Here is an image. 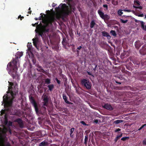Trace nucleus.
<instances>
[{
  "label": "nucleus",
  "instance_id": "31",
  "mask_svg": "<svg viewBox=\"0 0 146 146\" xmlns=\"http://www.w3.org/2000/svg\"><path fill=\"white\" fill-rule=\"evenodd\" d=\"M129 137H124L121 138V140L123 141H125L129 139Z\"/></svg>",
  "mask_w": 146,
  "mask_h": 146
},
{
  "label": "nucleus",
  "instance_id": "50",
  "mask_svg": "<svg viewBox=\"0 0 146 146\" xmlns=\"http://www.w3.org/2000/svg\"><path fill=\"white\" fill-rule=\"evenodd\" d=\"M121 130V129H120L119 128H118V129H116L115 131V132H117L120 131Z\"/></svg>",
  "mask_w": 146,
  "mask_h": 146
},
{
  "label": "nucleus",
  "instance_id": "17",
  "mask_svg": "<svg viewBox=\"0 0 146 146\" xmlns=\"http://www.w3.org/2000/svg\"><path fill=\"white\" fill-rule=\"evenodd\" d=\"M32 40L33 41V44L35 47L37 49H38V48L37 45V44L38 42V39L33 38Z\"/></svg>",
  "mask_w": 146,
  "mask_h": 146
},
{
  "label": "nucleus",
  "instance_id": "54",
  "mask_svg": "<svg viewBox=\"0 0 146 146\" xmlns=\"http://www.w3.org/2000/svg\"><path fill=\"white\" fill-rule=\"evenodd\" d=\"M120 80H122V79L123 78H122L121 76H119L118 77H117Z\"/></svg>",
  "mask_w": 146,
  "mask_h": 146
},
{
  "label": "nucleus",
  "instance_id": "53",
  "mask_svg": "<svg viewBox=\"0 0 146 146\" xmlns=\"http://www.w3.org/2000/svg\"><path fill=\"white\" fill-rule=\"evenodd\" d=\"M115 82L116 83L119 84H121V82H119L117 80H115Z\"/></svg>",
  "mask_w": 146,
  "mask_h": 146
},
{
  "label": "nucleus",
  "instance_id": "55",
  "mask_svg": "<svg viewBox=\"0 0 146 146\" xmlns=\"http://www.w3.org/2000/svg\"><path fill=\"white\" fill-rule=\"evenodd\" d=\"M94 122L96 123H98V120L97 119H95L94 121Z\"/></svg>",
  "mask_w": 146,
  "mask_h": 146
},
{
  "label": "nucleus",
  "instance_id": "35",
  "mask_svg": "<svg viewBox=\"0 0 146 146\" xmlns=\"http://www.w3.org/2000/svg\"><path fill=\"white\" fill-rule=\"evenodd\" d=\"M146 126V124L143 125L141 126L138 129V130L140 131L144 127Z\"/></svg>",
  "mask_w": 146,
  "mask_h": 146
},
{
  "label": "nucleus",
  "instance_id": "40",
  "mask_svg": "<svg viewBox=\"0 0 146 146\" xmlns=\"http://www.w3.org/2000/svg\"><path fill=\"white\" fill-rule=\"evenodd\" d=\"M143 144L144 145H146V138L143 141Z\"/></svg>",
  "mask_w": 146,
  "mask_h": 146
},
{
  "label": "nucleus",
  "instance_id": "29",
  "mask_svg": "<svg viewBox=\"0 0 146 146\" xmlns=\"http://www.w3.org/2000/svg\"><path fill=\"white\" fill-rule=\"evenodd\" d=\"M88 139V136H85L84 143L86 145H87Z\"/></svg>",
  "mask_w": 146,
  "mask_h": 146
},
{
  "label": "nucleus",
  "instance_id": "13",
  "mask_svg": "<svg viewBox=\"0 0 146 146\" xmlns=\"http://www.w3.org/2000/svg\"><path fill=\"white\" fill-rule=\"evenodd\" d=\"M142 44V42H141L139 40H137L135 42V45L136 48L138 49Z\"/></svg>",
  "mask_w": 146,
  "mask_h": 146
},
{
  "label": "nucleus",
  "instance_id": "10",
  "mask_svg": "<svg viewBox=\"0 0 146 146\" xmlns=\"http://www.w3.org/2000/svg\"><path fill=\"white\" fill-rule=\"evenodd\" d=\"M15 122H17L19 125L20 127L23 128L24 127V124L23 121L22 119L20 118H18L15 120Z\"/></svg>",
  "mask_w": 146,
  "mask_h": 146
},
{
  "label": "nucleus",
  "instance_id": "49",
  "mask_svg": "<svg viewBox=\"0 0 146 146\" xmlns=\"http://www.w3.org/2000/svg\"><path fill=\"white\" fill-rule=\"evenodd\" d=\"M24 17L23 16L22 17L21 15H19V16L18 17V19L20 18V20H21Z\"/></svg>",
  "mask_w": 146,
  "mask_h": 146
},
{
  "label": "nucleus",
  "instance_id": "18",
  "mask_svg": "<svg viewBox=\"0 0 146 146\" xmlns=\"http://www.w3.org/2000/svg\"><path fill=\"white\" fill-rule=\"evenodd\" d=\"M63 99L64 100L65 102L68 104H71V103L68 101L67 100V97L64 94H63Z\"/></svg>",
  "mask_w": 146,
  "mask_h": 146
},
{
  "label": "nucleus",
  "instance_id": "19",
  "mask_svg": "<svg viewBox=\"0 0 146 146\" xmlns=\"http://www.w3.org/2000/svg\"><path fill=\"white\" fill-rule=\"evenodd\" d=\"M123 135V133H121L120 134H118L117 135L116 137L115 138L114 140L115 143H116L117 140L119 139Z\"/></svg>",
  "mask_w": 146,
  "mask_h": 146
},
{
  "label": "nucleus",
  "instance_id": "25",
  "mask_svg": "<svg viewBox=\"0 0 146 146\" xmlns=\"http://www.w3.org/2000/svg\"><path fill=\"white\" fill-rule=\"evenodd\" d=\"M141 28L143 30L146 31V25L145 26L144 23L143 21L141 22Z\"/></svg>",
  "mask_w": 146,
  "mask_h": 146
},
{
  "label": "nucleus",
  "instance_id": "4",
  "mask_svg": "<svg viewBox=\"0 0 146 146\" xmlns=\"http://www.w3.org/2000/svg\"><path fill=\"white\" fill-rule=\"evenodd\" d=\"M11 135L12 133L9 127H4L2 133L0 132V146H11L10 143L8 142L6 144L4 143L6 138L7 134Z\"/></svg>",
  "mask_w": 146,
  "mask_h": 146
},
{
  "label": "nucleus",
  "instance_id": "3",
  "mask_svg": "<svg viewBox=\"0 0 146 146\" xmlns=\"http://www.w3.org/2000/svg\"><path fill=\"white\" fill-rule=\"evenodd\" d=\"M12 87H9L8 90L7 92L8 94L6 96L4 95L3 97V100L5 105L9 107H11L16 93L11 90H10V88H12Z\"/></svg>",
  "mask_w": 146,
  "mask_h": 146
},
{
  "label": "nucleus",
  "instance_id": "44",
  "mask_svg": "<svg viewBox=\"0 0 146 146\" xmlns=\"http://www.w3.org/2000/svg\"><path fill=\"white\" fill-rule=\"evenodd\" d=\"M103 7L104 8H106V10H108V5L106 4H104L103 5ZM105 10H106V9H105Z\"/></svg>",
  "mask_w": 146,
  "mask_h": 146
},
{
  "label": "nucleus",
  "instance_id": "39",
  "mask_svg": "<svg viewBox=\"0 0 146 146\" xmlns=\"http://www.w3.org/2000/svg\"><path fill=\"white\" fill-rule=\"evenodd\" d=\"M42 13H41L40 14V15H41L40 16L39 18H38V20H40L42 18H44L43 15H42Z\"/></svg>",
  "mask_w": 146,
  "mask_h": 146
},
{
  "label": "nucleus",
  "instance_id": "30",
  "mask_svg": "<svg viewBox=\"0 0 146 146\" xmlns=\"http://www.w3.org/2000/svg\"><path fill=\"white\" fill-rule=\"evenodd\" d=\"M112 3L113 4L116 5H117L118 4V2L117 1H116L114 0L112 1Z\"/></svg>",
  "mask_w": 146,
  "mask_h": 146
},
{
  "label": "nucleus",
  "instance_id": "58",
  "mask_svg": "<svg viewBox=\"0 0 146 146\" xmlns=\"http://www.w3.org/2000/svg\"><path fill=\"white\" fill-rule=\"evenodd\" d=\"M138 16L140 17H143V14H141L140 15H139Z\"/></svg>",
  "mask_w": 146,
  "mask_h": 146
},
{
  "label": "nucleus",
  "instance_id": "52",
  "mask_svg": "<svg viewBox=\"0 0 146 146\" xmlns=\"http://www.w3.org/2000/svg\"><path fill=\"white\" fill-rule=\"evenodd\" d=\"M69 11L68 10L65 12V14L66 15H68L69 13Z\"/></svg>",
  "mask_w": 146,
  "mask_h": 146
},
{
  "label": "nucleus",
  "instance_id": "45",
  "mask_svg": "<svg viewBox=\"0 0 146 146\" xmlns=\"http://www.w3.org/2000/svg\"><path fill=\"white\" fill-rule=\"evenodd\" d=\"M81 123L83 125H87L86 123L84 121H81Z\"/></svg>",
  "mask_w": 146,
  "mask_h": 146
},
{
  "label": "nucleus",
  "instance_id": "27",
  "mask_svg": "<svg viewBox=\"0 0 146 146\" xmlns=\"http://www.w3.org/2000/svg\"><path fill=\"white\" fill-rule=\"evenodd\" d=\"M61 110L63 112L66 114L68 113V111L67 108H62L61 109Z\"/></svg>",
  "mask_w": 146,
  "mask_h": 146
},
{
  "label": "nucleus",
  "instance_id": "15",
  "mask_svg": "<svg viewBox=\"0 0 146 146\" xmlns=\"http://www.w3.org/2000/svg\"><path fill=\"white\" fill-rule=\"evenodd\" d=\"M123 11L125 12H131V11L130 9H125L123 10L121 9H119L117 13L118 15L119 16H121L122 14H123V12H122V11Z\"/></svg>",
  "mask_w": 146,
  "mask_h": 146
},
{
  "label": "nucleus",
  "instance_id": "22",
  "mask_svg": "<svg viewBox=\"0 0 146 146\" xmlns=\"http://www.w3.org/2000/svg\"><path fill=\"white\" fill-rule=\"evenodd\" d=\"M75 129L74 128H72L70 130V136L72 138H73L74 135L73 133Z\"/></svg>",
  "mask_w": 146,
  "mask_h": 146
},
{
  "label": "nucleus",
  "instance_id": "33",
  "mask_svg": "<svg viewBox=\"0 0 146 146\" xmlns=\"http://www.w3.org/2000/svg\"><path fill=\"white\" fill-rule=\"evenodd\" d=\"M120 22L122 23H125L127 22L128 20H124L122 19H120Z\"/></svg>",
  "mask_w": 146,
  "mask_h": 146
},
{
  "label": "nucleus",
  "instance_id": "46",
  "mask_svg": "<svg viewBox=\"0 0 146 146\" xmlns=\"http://www.w3.org/2000/svg\"><path fill=\"white\" fill-rule=\"evenodd\" d=\"M8 83L9 84V86H13V85H14V84L13 82H10L9 81L8 82Z\"/></svg>",
  "mask_w": 146,
  "mask_h": 146
},
{
  "label": "nucleus",
  "instance_id": "41",
  "mask_svg": "<svg viewBox=\"0 0 146 146\" xmlns=\"http://www.w3.org/2000/svg\"><path fill=\"white\" fill-rule=\"evenodd\" d=\"M55 80H56L57 83L59 84H60V80H59L57 78H55Z\"/></svg>",
  "mask_w": 146,
  "mask_h": 146
},
{
  "label": "nucleus",
  "instance_id": "7",
  "mask_svg": "<svg viewBox=\"0 0 146 146\" xmlns=\"http://www.w3.org/2000/svg\"><path fill=\"white\" fill-rule=\"evenodd\" d=\"M82 85L85 86L87 89H91L92 85L89 80L86 79H83L81 80Z\"/></svg>",
  "mask_w": 146,
  "mask_h": 146
},
{
  "label": "nucleus",
  "instance_id": "64",
  "mask_svg": "<svg viewBox=\"0 0 146 146\" xmlns=\"http://www.w3.org/2000/svg\"><path fill=\"white\" fill-rule=\"evenodd\" d=\"M51 146H58L56 145H52Z\"/></svg>",
  "mask_w": 146,
  "mask_h": 146
},
{
  "label": "nucleus",
  "instance_id": "6",
  "mask_svg": "<svg viewBox=\"0 0 146 146\" xmlns=\"http://www.w3.org/2000/svg\"><path fill=\"white\" fill-rule=\"evenodd\" d=\"M35 31L38 34V35L41 36V37L43 39L45 37L46 33H48L49 29H48L46 28L45 27L39 29L38 30L36 29Z\"/></svg>",
  "mask_w": 146,
  "mask_h": 146
},
{
  "label": "nucleus",
  "instance_id": "1",
  "mask_svg": "<svg viewBox=\"0 0 146 146\" xmlns=\"http://www.w3.org/2000/svg\"><path fill=\"white\" fill-rule=\"evenodd\" d=\"M29 98L31 102L34 107L36 113L41 117L42 119H44L46 118L48 115L46 107H47L48 104V96L46 95H44L43 100V102L42 103L43 105L39 110L38 108L37 104L33 97L32 96H29Z\"/></svg>",
  "mask_w": 146,
  "mask_h": 146
},
{
  "label": "nucleus",
  "instance_id": "60",
  "mask_svg": "<svg viewBox=\"0 0 146 146\" xmlns=\"http://www.w3.org/2000/svg\"><path fill=\"white\" fill-rule=\"evenodd\" d=\"M133 7L134 8H135V9H138V6H134V5H133Z\"/></svg>",
  "mask_w": 146,
  "mask_h": 146
},
{
  "label": "nucleus",
  "instance_id": "37",
  "mask_svg": "<svg viewBox=\"0 0 146 146\" xmlns=\"http://www.w3.org/2000/svg\"><path fill=\"white\" fill-rule=\"evenodd\" d=\"M93 66H94V68H93V70L94 71H96V68L97 66V65L95 64H92Z\"/></svg>",
  "mask_w": 146,
  "mask_h": 146
},
{
  "label": "nucleus",
  "instance_id": "32",
  "mask_svg": "<svg viewBox=\"0 0 146 146\" xmlns=\"http://www.w3.org/2000/svg\"><path fill=\"white\" fill-rule=\"evenodd\" d=\"M32 46L31 44H28L27 45V47L28 48V49L29 50H31V47Z\"/></svg>",
  "mask_w": 146,
  "mask_h": 146
},
{
  "label": "nucleus",
  "instance_id": "28",
  "mask_svg": "<svg viewBox=\"0 0 146 146\" xmlns=\"http://www.w3.org/2000/svg\"><path fill=\"white\" fill-rule=\"evenodd\" d=\"M110 33L114 36H116L117 35L115 31L111 30L110 32Z\"/></svg>",
  "mask_w": 146,
  "mask_h": 146
},
{
  "label": "nucleus",
  "instance_id": "14",
  "mask_svg": "<svg viewBox=\"0 0 146 146\" xmlns=\"http://www.w3.org/2000/svg\"><path fill=\"white\" fill-rule=\"evenodd\" d=\"M102 36H103L107 37V39H110L111 38V36L107 32L105 31H103L102 32Z\"/></svg>",
  "mask_w": 146,
  "mask_h": 146
},
{
  "label": "nucleus",
  "instance_id": "21",
  "mask_svg": "<svg viewBox=\"0 0 146 146\" xmlns=\"http://www.w3.org/2000/svg\"><path fill=\"white\" fill-rule=\"evenodd\" d=\"M51 83V80L50 79L47 78L45 80V83L44 85V86H46L45 85V84H49Z\"/></svg>",
  "mask_w": 146,
  "mask_h": 146
},
{
  "label": "nucleus",
  "instance_id": "2",
  "mask_svg": "<svg viewBox=\"0 0 146 146\" xmlns=\"http://www.w3.org/2000/svg\"><path fill=\"white\" fill-rule=\"evenodd\" d=\"M23 55V53L18 52L15 55V59H13L12 62H10L7 65V70L8 73L13 79L18 78V76L17 74L18 70V63L19 62L18 59L20 58Z\"/></svg>",
  "mask_w": 146,
  "mask_h": 146
},
{
  "label": "nucleus",
  "instance_id": "16",
  "mask_svg": "<svg viewBox=\"0 0 146 146\" xmlns=\"http://www.w3.org/2000/svg\"><path fill=\"white\" fill-rule=\"evenodd\" d=\"M36 67H37V70L38 71L42 72L46 74V71L44 70L41 66H40L39 65H38L36 66Z\"/></svg>",
  "mask_w": 146,
  "mask_h": 146
},
{
  "label": "nucleus",
  "instance_id": "51",
  "mask_svg": "<svg viewBox=\"0 0 146 146\" xmlns=\"http://www.w3.org/2000/svg\"><path fill=\"white\" fill-rule=\"evenodd\" d=\"M60 5H59L58 7L56 8L55 9H56V10L57 11V10H59L60 9Z\"/></svg>",
  "mask_w": 146,
  "mask_h": 146
},
{
  "label": "nucleus",
  "instance_id": "26",
  "mask_svg": "<svg viewBox=\"0 0 146 146\" xmlns=\"http://www.w3.org/2000/svg\"><path fill=\"white\" fill-rule=\"evenodd\" d=\"M123 122L122 120H117L113 122V123L115 124H117L120 123H121Z\"/></svg>",
  "mask_w": 146,
  "mask_h": 146
},
{
  "label": "nucleus",
  "instance_id": "23",
  "mask_svg": "<svg viewBox=\"0 0 146 146\" xmlns=\"http://www.w3.org/2000/svg\"><path fill=\"white\" fill-rule=\"evenodd\" d=\"M48 142L44 141L39 144L38 146H46L47 145Z\"/></svg>",
  "mask_w": 146,
  "mask_h": 146
},
{
  "label": "nucleus",
  "instance_id": "63",
  "mask_svg": "<svg viewBox=\"0 0 146 146\" xmlns=\"http://www.w3.org/2000/svg\"><path fill=\"white\" fill-rule=\"evenodd\" d=\"M35 19L36 20H38V18H35Z\"/></svg>",
  "mask_w": 146,
  "mask_h": 146
},
{
  "label": "nucleus",
  "instance_id": "12",
  "mask_svg": "<svg viewBox=\"0 0 146 146\" xmlns=\"http://www.w3.org/2000/svg\"><path fill=\"white\" fill-rule=\"evenodd\" d=\"M103 107L107 110H113V108L112 106L110 105V104L108 103L105 104L103 106Z\"/></svg>",
  "mask_w": 146,
  "mask_h": 146
},
{
  "label": "nucleus",
  "instance_id": "59",
  "mask_svg": "<svg viewBox=\"0 0 146 146\" xmlns=\"http://www.w3.org/2000/svg\"><path fill=\"white\" fill-rule=\"evenodd\" d=\"M76 52H77V54L78 55L79 54V51L78 50H77Z\"/></svg>",
  "mask_w": 146,
  "mask_h": 146
},
{
  "label": "nucleus",
  "instance_id": "11",
  "mask_svg": "<svg viewBox=\"0 0 146 146\" xmlns=\"http://www.w3.org/2000/svg\"><path fill=\"white\" fill-rule=\"evenodd\" d=\"M140 53L143 55H145L146 54V44L143 46L142 48L139 50Z\"/></svg>",
  "mask_w": 146,
  "mask_h": 146
},
{
  "label": "nucleus",
  "instance_id": "47",
  "mask_svg": "<svg viewBox=\"0 0 146 146\" xmlns=\"http://www.w3.org/2000/svg\"><path fill=\"white\" fill-rule=\"evenodd\" d=\"M87 73L88 75L92 76L93 77H94V75L90 72H87Z\"/></svg>",
  "mask_w": 146,
  "mask_h": 146
},
{
  "label": "nucleus",
  "instance_id": "42",
  "mask_svg": "<svg viewBox=\"0 0 146 146\" xmlns=\"http://www.w3.org/2000/svg\"><path fill=\"white\" fill-rule=\"evenodd\" d=\"M65 40L63 39L62 42V44L63 45H66V42H65Z\"/></svg>",
  "mask_w": 146,
  "mask_h": 146
},
{
  "label": "nucleus",
  "instance_id": "36",
  "mask_svg": "<svg viewBox=\"0 0 146 146\" xmlns=\"http://www.w3.org/2000/svg\"><path fill=\"white\" fill-rule=\"evenodd\" d=\"M134 3H135V5H137L138 6H139L140 5V2L138 1H136Z\"/></svg>",
  "mask_w": 146,
  "mask_h": 146
},
{
  "label": "nucleus",
  "instance_id": "57",
  "mask_svg": "<svg viewBox=\"0 0 146 146\" xmlns=\"http://www.w3.org/2000/svg\"><path fill=\"white\" fill-rule=\"evenodd\" d=\"M138 9H142V7L141 6H138Z\"/></svg>",
  "mask_w": 146,
  "mask_h": 146
},
{
  "label": "nucleus",
  "instance_id": "62",
  "mask_svg": "<svg viewBox=\"0 0 146 146\" xmlns=\"http://www.w3.org/2000/svg\"><path fill=\"white\" fill-rule=\"evenodd\" d=\"M31 12H32V11H29L28 12V13H29V14H31Z\"/></svg>",
  "mask_w": 146,
  "mask_h": 146
},
{
  "label": "nucleus",
  "instance_id": "20",
  "mask_svg": "<svg viewBox=\"0 0 146 146\" xmlns=\"http://www.w3.org/2000/svg\"><path fill=\"white\" fill-rule=\"evenodd\" d=\"M47 87L48 88V90L50 92H51L54 89V85L53 84H48Z\"/></svg>",
  "mask_w": 146,
  "mask_h": 146
},
{
  "label": "nucleus",
  "instance_id": "61",
  "mask_svg": "<svg viewBox=\"0 0 146 146\" xmlns=\"http://www.w3.org/2000/svg\"><path fill=\"white\" fill-rule=\"evenodd\" d=\"M32 26L33 27H35L36 26V24H32Z\"/></svg>",
  "mask_w": 146,
  "mask_h": 146
},
{
  "label": "nucleus",
  "instance_id": "9",
  "mask_svg": "<svg viewBox=\"0 0 146 146\" xmlns=\"http://www.w3.org/2000/svg\"><path fill=\"white\" fill-rule=\"evenodd\" d=\"M130 60L132 61V62L134 64L139 65L140 64V62L138 59L136 57L132 56L129 58Z\"/></svg>",
  "mask_w": 146,
  "mask_h": 146
},
{
  "label": "nucleus",
  "instance_id": "48",
  "mask_svg": "<svg viewBox=\"0 0 146 146\" xmlns=\"http://www.w3.org/2000/svg\"><path fill=\"white\" fill-rule=\"evenodd\" d=\"M9 126H11L12 125V122L11 121H9L8 123Z\"/></svg>",
  "mask_w": 146,
  "mask_h": 146
},
{
  "label": "nucleus",
  "instance_id": "34",
  "mask_svg": "<svg viewBox=\"0 0 146 146\" xmlns=\"http://www.w3.org/2000/svg\"><path fill=\"white\" fill-rule=\"evenodd\" d=\"M141 64L142 66H144V65L146 64V61L144 60H142L141 62Z\"/></svg>",
  "mask_w": 146,
  "mask_h": 146
},
{
  "label": "nucleus",
  "instance_id": "24",
  "mask_svg": "<svg viewBox=\"0 0 146 146\" xmlns=\"http://www.w3.org/2000/svg\"><path fill=\"white\" fill-rule=\"evenodd\" d=\"M96 25V23L94 20H92L90 23V27L91 28H92L94 26Z\"/></svg>",
  "mask_w": 146,
  "mask_h": 146
},
{
  "label": "nucleus",
  "instance_id": "38",
  "mask_svg": "<svg viewBox=\"0 0 146 146\" xmlns=\"http://www.w3.org/2000/svg\"><path fill=\"white\" fill-rule=\"evenodd\" d=\"M66 5L65 4H63L62 5L61 7L63 9H64V7H66Z\"/></svg>",
  "mask_w": 146,
  "mask_h": 146
},
{
  "label": "nucleus",
  "instance_id": "5",
  "mask_svg": "<svg viewBox=\"0 0 146 146\" xmlns=\"http://www.w3.org/2000/svg\"><path fill=\"white\" fill-rule=\"evenodd\" d=\"M61 18L60 16L59 15H57L56 17L54 15H52L49 17L46 21L47 25H52V23H55L57 21V19L59 20Z\"/></svg>",
  "mask_w": 146,
  "mask_h": 146
},
{
  "label": "nucleus",
  "instance_id": "8",
  "mask_svg": "<svg viewBox=\"0 0 146 146\" xmlns=\"http://www.w3.org/2000/svg\"><path fill=\"white\" fill-rule=\"evenodd\" d=\"M98 12L100 17L104 20L108 19L110 17L107 14H104V13L101 10H99Z\"/></svg>",
  "mask_w": 146,
  "mask_h": 146
},
{
  "label": "nucleus",
  "instance_id": "56",
  "mask_svg": "<svg viewBox=\"0 0 146 146\" xmlns=\"http://www.w3.org/2000/svg\"><path fill=\"white\" fill-rule=\"evenodd\" d=\"M82 48V47L81 46H79V47H78L77 48V49H78V50H80L81 49V48Z\"/></svg>",
  "mask_w": 146,
  "mask_h": 146
},
{
  "label": "nucleus",
  "instance_id": "43",
  "mask_svg": "<svg viewBox=\"0 0 146 146\" xmlns=\"http://www.w3.org/2000/svg\"><path fill=\"white\" fill-rule=\"evenodd\" d=\"M124 72L128 74L129 76H130L131 75V73L129 72L127 70H125L124 71Z\"/></svg>",
  "mask_w": 146,
  "mask_h": 146
}]
</instances>
